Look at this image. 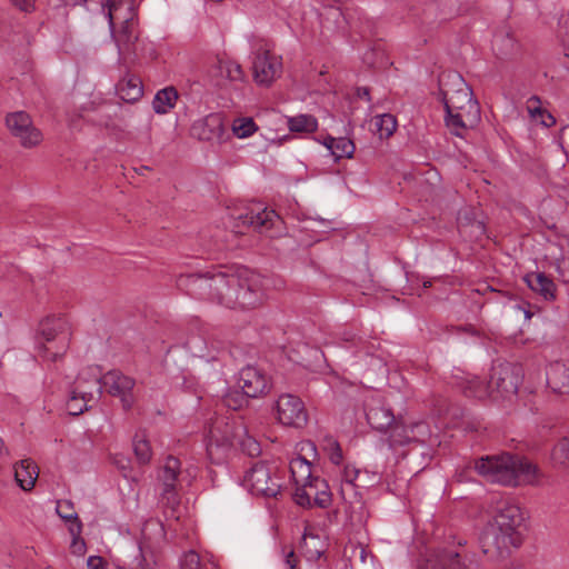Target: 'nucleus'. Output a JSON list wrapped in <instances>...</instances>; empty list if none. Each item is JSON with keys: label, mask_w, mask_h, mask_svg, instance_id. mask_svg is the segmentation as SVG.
<instances>
[{"label": "nucleus", "mask_w": 569, "mask_h": 569, "mask_svg": "<svg viewBox=\"0 0 569 569\" xmlns=\"http://www.w3.org/2000/svg\"><path fill=\"white\" fill-rule=\"evenodd\" d=\"M186 473L188 475L189 478H194L196 477V475L192 472L191 469H187Z\"/></svg>", "instance_id": "obj_61"}, {"label": "nucleus", "mask_w": 569, "mask_h": 569, "mask_svg": "<svg viewBox=\"0 0 569 569\" xmlns=\"http://www.w3.org/2000/svg\"><path fill=\"white\" fill-rule=\"evenodd\" d=\"M223 402L228 408L238 410L247 403V397L243 392L239 393L237 391H230L224 396Z\"/></svg>", "instance_id": "obj_45"}, {"label": "nucleus", "mask_w": 569, "mask_h": 569, "mask_svg": "<svg viewBox=\"0 0 569 569\" xmlns=\"http://www.w3.org/2000/svg\"><path fill=\"white\" fill-rule=\"evenodd\" d=\"M220 69L226 71L227 78L232 81L241 80L243 71L241 66L234 61H220Z\"/></svg>", "instance_id": "obj_44"}, {"label": "nucleus", "mask_w": 569, "mask_h": 569, "mask_svg": "<svg viewBox=\"0 0 569 569\" xmlns=\"http://www.w3.org/2000/svg\"><path fill=\"white\" fill-rule=\"evenodd\" d=\"M547 385L556 393H569V368L561 362L550 363L547 369Z\"/></svg>", "instance_id": "obj_20"}, {"label": "nucleus", "mask_w": 569, "mask_h": 569, "mask_svg": "<svg viewBox=\"0 0 569 569\" xmlns=\"http://www.w3.org/2000/svg\"><path fill=\"white\" fill-rule=\"evenodd\" d=\"M459 387L467 397L477 398V399H486V398L491 399L489 381L487 383H485L478 377L461 378V382H459Z\"/></svg>", "instance_id": "obj_28"}, {"label": "nucleus", "mask_w": 569, "mask_h": 569, "mask_svg": "<svg viewBox=\"0 0 569 569\" xmlns=\"http://www.w3.org/2000/svg\"><path fill=\"white\" fill-rule=\"evenodd\" d=\"M330 501H331V497L328 492L326 491H316L315 492V502L321 507V508H326L330 505Z\"/></svg>", "instance_id": "obj_51"}, {"label": "nucleus", "mask_w": 569, "mask_h": 569, "mask_svg": "<svg viewBox=\"0 0 569 569\" xmlns=\"http://www.w3.org/2000/svg\"><path fill=\"white\" fill-rule=\"evenodd\" d=\"M335 141H336V138L328 136L322 141V144L331 152Z\"/></svg>", "instance_id": "obj_55"}, {"label": "nucleus", "mask_w": 569, "mask_h": 569, "mask_svg": "<svg viewBox=\"0 0 569 569\" xmlns=\"http://www.w3.org/2000/svg\"><path fill=\"white\" fill-rule=\"evenodd\" d=\"M238 386L247 398H258L266 395L270 388V380L266 373L254 366L242 368L238 377Z\"/></svg>", "instance_id": "obj_16"}, {"label": "nucleus", "mask_w": 569, "mask_h": 569, "mask_svg": "<svg viewBox=\"0 0 569 569\" xmlns=\"http://www.w3.org/2000/svg\"><path fill=\"white\" fill-rule=\"evenodd\" d=\"M240 448L246 455L257 457L261 452L259 442L248 433L242 423L218 419L209 430L207 452L210 460L221 463L231 448Z\"/></svg>", "instance_id": "obj_5"}, {"label": "nucleus", "mask_w": 569, "mask_h": 569, "mask_svg": "<svg viewBox=\"0 0 569 569\" xmlns=\"http://www.w3.org/2000/svg\"><path fill=\"white\" fill-rule=\"evenodd\" d=\"M281 59L268 49L259 50L253 59V78L257 83L268 86L281 73Z\"/></svg>", "instance_id": "obj_15"}, {"label": "nucleus", "mask_w": 569, "mask_h": 569, "mask_svg": "<svg viewBox=\"0 0 569 569\" xmlns=\"http://www.w3.org/2000/svg\"><path fill=\"white\" fill-rule=\"evenodd\" d=\"M136 385L133 378L123 375L119 370H110L102 376H93V386L98 396H101L103 390L112 397H118L126 410H129L133 405L132 390Z\"/></svg>", "instance_id": "obj_9"}, {"label": "nucleus", "mask_w": 569, "mask_h": 569, "mask_svg": "<svg viewBox=\"0 0 569 569\" xmlns=\"http://www.w3.org/2000/svg\"><path fill=\"white\" fill-rule=\"evenodd\" d=\"M356 147L352 140L346 137L336 138L331 154L336 161L342 158H352Z\"/></svg>", "instance_id": "obj_35"}, {"label": "nucleus", "mask_w": 569, "mask_h": 569, "mask_svg": "<svg viewBox=\"0 0 569 569\" xmlns=\"http://www.w3.org/2000/svg\"><path fill=\"white\" fill-rule=\"evenodd\" d=\"M525 281L528 287L542 296L546 300H552L555 298L556 284L551 278L542 272H531L525 277Z\"/></svg>", "instance_id": "obj_23"}, {"label": "nucleus", "mask_w": 569, "mask_h": 569, "mask_svg": "<svg viewBox=\"0 0 569 569\" xmlns=\"http://www.w3.org/2000/svg\"><path fill=\"white\" fill-rule=\"evenodd\" d=\"M320 16L326 21H332L337 28H342L346 22L345 14L340 7L338 6H329L326 7L323 12Z\"/></svg>", "instance_id": "obj_43"}, {"label": "nucleus", "mask_w": 569, "mask_h": 569, "mask_svg": "<svg viewBox=\"0 0 569 569\" xmlns=\"http://www.w3.org/2000/svg\"><path fill=\"white\" fill-rule=\"evenodd\" d=\"M475 470L486 481L505 487L533 486L539 481L538 469L535 465L509 452L477 459Z\"/></svg>", "instance_id": "obj_3"}, {"label": "nucleus", "mask_w": 569, "mask_h": 569, "mask_svg": "<svg viewBox=\"0 0 569 569\" xmlns=\"http://www.w3.org/2000/svg\"><path fill=\"white\" fill-rule=\"evenodd\" d=\"M119 569H156V568L152 563L148 562L142 555H140L137 558V562L133 566H131L129 568L119 567Z\"/></svg>", "instance_id": "obj_53"}, {"label": "nucleus", "mask_w": 569, "mask_h": 569, "mask_svg": "<svg viewBox=\"0 0 569 569\" xmlns=\"http://www.w3.org/2000/svg\"><path fill=\"white\" fill-rule=\"evenodd\" d=\"M133 452L140 465H148L152 458L150 442L143 433H136L132 441Z\"/></svg>", "instance_id": "obj_32"}, {"label": "nucleus", "mask_w": 569, "mask_h": 569, "mask_svg": "<svg viewBox=\"0 0 569 569\" xmlns=\"http://www.w3.org/2000/svg\"><path fill=\"white\" fill-rule=\"evenodd\" d=\"M114 463L118 466L119 469L124 470V469H127L129 461L124 458H121V459H116Z\"/></svg>", "instance_id": "obj_57"}, {"label": "nucleus", "mask_w": 569, "mask_h": 569, "mask_svg": "<svg viewBox=\"0 0 569 569\" xmlns=\"http://www.w3.org/2000/svg\"><path fill=\"white\" fill-rule=\"evenodd\" d=\"M368 423L378 431H386L395 422V415L383 405L370 406L366 410Z\"/></svg>", "instance_id": "obj_21"}, {"label": "nucleus", "mask_w": 569, "mask_h": 569, "mask_svg": "<svg viewBox=\"0 0 569 569\" xmlns=\"http://www.w3.org/2000/svg\"><path fill=\"white\" fill-rule=\"evenodd\" d=\"M238 219L243 226L252 227L260 233H266L270 238L277 237L278 232H272L273 228H280L282 224L281 218L273 210L261 208L260 204L253 206L244 214H240Z\"/></svg>", "instance_id": "obj_13"}, {"label": "nucleus", "mask_w": 569, "mask_h": 569, "mask_svg": "<svg viewBox=\"0 0 569 569\" xmlns=\"http://www.w3.org/2000/svg\"><path fill=\"white\" fill-rule=\"evenodd\" d=\"M373 124L380 138H389L397 128V120L390 113L375 117Z\"/></svg>", "instance_id": "obj_33"}, {"label": "nucleus", "mask_w": 569, "mask_h": 569, "mask_svg": "<svg viewBox=\"0 0 569 569\" xmlns=\"http://www.w3.org/2000/svg\"><path fill=\"white\" fill-rule=\"evenodd\" d=\"M51 348H52V350H56V348H57V341H56V342H53V343H51Z\"/></svg>", "instance_id": "obj_63"}, {"label": "nucleus", "mask_w": 569, "mask_h": 569, "mask_svg": "<svg viewBox=\"0 0 569 569\" xmlns=\"http://www.w3.org/2000/svg\"><path fill=\"white\" fill-rule=\"evenodd\" d=\"M390 428V435L388 437V445L390 449H395L398 446L408 445L412 438L409 436V430L407 427L396 423H392Z\"/></svg>", "instance_id": "obj_34"}, {"label": "nucleus", "mask_w": 569, "mask_h": 569, "mask_svg": "<svg viewBox=\"0 0 569 569\" xmlns=\"http://www.w3.org/2000/svg\"><path fill=\"white\" fill-rule=\"evenodd\" d=\"M38 467L31 459H22L14 467V478L21 489L28 491L34 487Z\"/></svg>", "instance_id": "obj_22"}, {"label": "nucleus", "mask_w": 569, "mask_h": 569, "mask_svg": "<svg viewBox=\"0 0 569 569\" xmlns=\"http://www.w3.org/2000/svg\"><path fill=\"white\" fill-rule=\"evenodd\" d=\"M287 126L291 132L311 133L318 129V121L311 114H298L288 117Z\"/></svg>", "instance_id": "obj_31"}, {"label": "nucleus", "mask_w": 569, "mask_h": 569, "mask_svg": "<svg viewBox=\"0 0 569 569\" xmlns=\"http://www.w3.org/2000/svg\"><path fill=\"white\" fill-rule=\"evenodd\" d=\"M179 98V93L174 87H166L159 90L152 101L156 113L166 114L174 108Z\"/></svg>", "instance_id": "obj_27"}, {"label": "nucleus", "mask_w": 569, "mask_h": 569, "mask_svg": "<svg viewBox=\"0 0 569 569\" xmlns=\"http://www.w3.org/2000/svg\"><path fill=\"white\" fill-rule=\"evenodd\" d=\"M186 348L193 356L207 361H213L224 350L223 340L209 337L202 333H192L186 341Z\"/></svg>", "instance_id": "obj_17"}, {"label": "nucleus", "mask_w": 569, "mask_h": 569, "mask_svg": "<svg viewBox=\"0 0 569 569\" xmlns=\"http://www.w3.org/2000/svg\"><path fill=\"white\" fill-rule=\"evenodd\" d=\"M147 170H150V168H149V167H147V166H142V167H140L139 169H137V172H138L139 174H142V173H143L144 171H147Z\"/></svg>", "instance_id": "obj_58"}, {"label": "nucleus", "mask_w": 569, "mask_h": 569, "mask_svg": "<svg viewBox=\"0 0 569 569\" xmlns=\"http://www.w3.org/2000/svg\"><path fill=\"white\" fill-rule=\"evenodd\" d=\"M160 505L167 518L179 519L180 496L179 489L186 478L182 476L180 460L169 456L159 470Z\"/></svg>", "instance_id": "obj_7"}, {"label": "nucleus", "mask_w": 569, "mask_h": 569, "mask_svg": "<svg viewBox=\"0 0 569 569\" xmlns=\"http://www.w3.org/2000/svg\"><path fill=\"white\" fill-rule=\"evenodd\" d=\"M56 510L58 516L64 520L68 526L76 522H81L78 513L74 511L73 503L70 500L58 501Z\"/></svg>", "instance_id": "obj_39"}, {"label": "nucleus", "mask_w": 569, "mask_h": 569, "mask_svg": "<svg viewBox=\"0 0 569 569\" xmlns=\"http://www.w3.org/2000/svg\"><path fill=\"white\" fill-rule=\"evenodd\" d=\"M430 286H431V281H425V282H423V287H425V288H429Z\"/></svg>", "instance_id": "obj_62"}, {"label": "nucleus", "mask_w": 569, "mask_h": 569, "mask_svg": "<svg viewBox=\"0 0 569 569\" xmlns=\"http://www.w3.org/2000/svg\"><path fill=\"white\" fill-rule=\"evenodd\" d=\"M551 459L556 465L569 466V436L561 438L553 447Z\"/></svg>", "instance_id": "obj_38"}, {"label": "nucleus", "mask_w": 569, "mask_h": 569, "mask_svg": "<svg viewBox=\"0 0 569 569\" xmlns=\"http://www.w3.org/2000/svg\"><path fill=\"white\" fill-rule=\"evenodd\" d=\"M522 379L521 366L506 361L493 362L489 379L491 400L497 402L512 400L518 393Z\"/></svg>", "instance_id": "obj_8"}, {"label": "nucleus", "mask_w": 569, "mask_h": 569, "mask_svg": "<svg viewBox=\"0 0 569 569\" xmlns=\"http://www.w3.org/2000/svg\"><path fill=\"white\" fill-rule=\"evenodd\" d=\"M89 371L90 370L79 375L76 387L71 391V393L80 398V400L86 403H89L100 397L93 386V376L96 375H90Z\"/></svg>", "instance_id": "obj_26"}, {"label": "nucleus", "mask_w": 569, "mask_h": 569, "mask_svg": "<svg viewBox=\"0 0 569 569\" xmlns=\"http://www.w3.org/2000/svg\"><path fill=\"white\" fill-rule=\"evenodd\" d=\"M88 569H106V561L102 557L90 556L87 560Z\"/></svg>", "instance_id": "obj_52"}, {"label": "nucleus", "mask_w": 569, "mask_h": 569, "mask_svg": "<svg viewBox=\"0 0 569 569\" xmlns=\"http://www.w3.org/2000/svg\"><path fill=\"white\" fill-rule=\"evenodd\" d=\"M283 562H284L286 569H299V567H298L299 559L293 550H289L288 552L284 553Z\"/></svg>", "instance_id": "obj_49"}, {"label": "nucleus", "mask_w": 569, "mask_h": 569, "mask_svg": "<svg viewBox=\"0 0 569 569\" xmlns=\"http://www.w3.org/2000/svg\"><path fill=\"white\" fill-rule=\"evenodd\" d=\"M0 457H9V450L6 447L3 439L0 437Z\"/></svg>", "instance_id": "obj_56"}, {"label": "nucleus", "mask_w": 569, "mask_h": 569, "mask_svg": "<svg viewBox=\"0 0 569 569\" xmlns=\"http://www.w3.org/2000/svg\"><path fill=\"white\" fill-rule=\"evenodd\" d=\"M178 286L192 297L230 309H253L263 299L262 278L244 267L181 276Z\"/></svg>", "instance_id": "obj_1"}, {"label": "nucleus", "mask_w": 569, "mask_h": 569, "mask_svg": "<svg viewBox=\"0 0 569 569\" xmlns=\"http://www.w3.org/2000/svg\"><path fill=\"white\" fill-rule=\"evenodd\" d=\"M471 563L467 552L442 550L430 555L420 569H471Z\"/></svg>", "instance_id": "obj_18"}, {"label": "nucleus", "mask_w": 569, "mask_h": 569, "mask_svg": "<svg viewBox=\"0 0 569 569\" xmlns=\"http://www.w3.org/2000/svg\"><path fill=\"white\" fill-rule=\"evenodd\" d=\"M447 78H451L456 88L448 89L445 77H440V94L447 113L445 121L453 134L461 137L463 130L473 128L480 121V107L460 74H448Z\"/></svg>", "instance_id": "obj_4"}, {"label": "nucleus", "mask_w": 569, "mask_h": 569, "mask_svg": "<svg viewBox=\"0 0 569 569\" xmlns=\"http://www.w3.org/2000/svg\"><path fill=\"white\" fill-rule=\"evenodd\" d=\"M277 419L288 427L302 428L307 425L308 412L303 401L291 393L279 396L276 402Z\"/></svg>", "instance_id": "obj_10"}, {"label": "nucleus", "mask_w": 569, "mask_h": 569, "mask_svg": "<svg viewBox=\"0 0 569 569\" xmlns=\"http://www.w3.org/2000/svg\"><path fill=\"white\" fill-rule=\"evenodd\" d=\"M368 472H362L360 469L353 466H346L342 471V485L340 489V493L345 501L351 502V500L347 497L346 490L350 489L353 491L355 488L366 487L368 485L367 481L362 479L363 476H367Z\"/></svg>", "instance_id": "obj_25"}, {"label": "nucleus", "mask_w": 569, "mask_h": 569, "mask_svg": "<svg viewBox=\"0 0 569 569\" xmlns=\"http://www.w3.org/2000/svg\"><path fill=\"white\" fill-rule=\"evenodd\" d=\"M311 491L312 489H310L309 487L297 486L295 492L296 502L302 507H310L312 496Z\"/></svg>", "instance_id": "obj_47"}, {"label": "nucleus", "mask_w": 569, "mask_h": 569, "mask_svg": "<svg viewBox=\"0 0 569 569\" xmlns=\"http://www.w3.org/2000/svg\"><path fill=\"white\" fill-rule=\"evenodd\" d=\"M117 2L119 7L118 12L122 9L123 6H126L127 10L129 11V14L124 17L121 30L117 36H114L119 54L122 59L127 60L137 53L136 42L138 40V34L133 30L132 0H117Z\"/></svg>", "instance_id": "obj_14"}, {"label": "nucleus", "mask_w": 569, "mask_h": 569, "mask_svg": "<svg viewBox=\"0 0 569 569\" xmlns=\"http://www.w3.org/2000/svg\"><path fill=\"white\" fill-rule=\"evenodd\" d=\"M258 130V126L252 118H238L232 123V132L240 139L252 136Z\"/></svg>", "instance_id": "obj_37"}, {"label": "nucleus", "mask_w": 569, "mask_h": 569, "mask_svg": "<svg viewBox=\"0 0 569 569\" xmlns=\"http://www.w3.org/2000/svg\"><path fill=\"white\" fill-rule=\"evenodd\" d=\"M525 520L518 503L510 498L497 501L496 515L489 532L483 538V552L491 558H505L522 543L520 528Z\"/></svg>", "instance_id": "obj_2"}, {"label": "nucleus", "mask_w": 569, "mask_h": 569, "mask_svg": "<svg viewBox=\"0 0 569 569\" xmlns=\"http://www.w3.org/2000/svg\"><path fill=\"white\" fill-rule=\"evenodd\" d=\"M88 0H64V3L68 6H79L86 4ZM107 8L106 17L108 18L110 30L113 31L114 28V17L118 14V2L117 0H106L103 8Z\"/></svg>", "instance_id": "obj_41"}, {"label": "nucleus", "mask_w": 569, "mask_h": 569, "mask_svg": "<svg viewBox=\"0 0 569 569\" xmlns=\"http://www.w3.org/2000/svg\"><path fill=\"white\" fill-rule=\"evenodd\" d=\"M68 530L72 537L70 545L71 552L76 556H83L86 553L87 547L84 539L81 537L82 523L76 522L73 525H69Z\"/></svg>", "instance_id": "obj_36"}, {"label": "nucleus", "mask_w": 569, "mask_h": 569, "mask_svg": "<svg viewBox=\"0 0 569 569\" xmlns=\"http://www.w3.org/2000/svg\"><path fill=\"white\" fill-rule=\"evenodd\" d=\"M290 472L296 486L313 489L311 463L299 456L290 461Z\"/></svg>", "instance_id": "obj_24"}, {"label": "nucleus", "mask_w": 569, "mask_h": 569, "mask_svg": "<svg viewBox=\"0 0 569 569\" xmlns=\"http://www.w3.org/2000/svg\"><path fill=\"white\" fill-rule=\"evenodd\" d=\"M40 335L43 339L38 347V355L43 360L57 361L69 349L71 331L69 322L62 317H48L40 322Z\"/></svg>", "instance_id": "obj_6"}, {"label": "nucleus", "mask_w": 569, "mask_h": 569, "mask_svg": "<svg viewBox=\"0 0 569 569\" xmlns=\"http://www.w3.org/2000/svg\"><path fill=\"white\" fill-rule=\"evenodd\" d=\"M413 429H418V430H420V429H426V425H425V423H417V425H415V427L411 429V432H413Z\"/></svg>", "instance_id": "obj_59"}, {"label": "nucleus", "mask_w": 569, "mask_h": 569, "mask_svg": "<svg viewBox=\"0 0 569 569\" xmlns=\"http://www.w3.org/2000/svg\"><path fill=\"white\" fill-rule=\"evenodd\" d=\"M316 543H320V538L318 536L309 532L303 533L302 548L309 559H318L323 552V550L318 548Z\"/></svg>", "instance_id": "obj_40"}, {"label": "nucleus", "mask_w": 569, "mask_h": 569, "mask_svg": "<svg viewBox=\"0 0 569 569\" xmlns=\"http://www.w3.org/2000/svg\"><path fill=\"white\" fill-rule=\"evenodd\" d=\"M121 99L128 102L139 100L143 94L142 83L139 78L130 77L118 84Z\"/></svg>", "instance_id": "obj_30"}, {"label": "nucleus", "mask_w": 569, "mask_h": 569, "mask_svg": "<svg viewBox=\"0 0 569 569\" xmlns=\"http://www.w3.org/2000/svg\"><path fill=\"white\" fill-rule=\"evenodd\" d=\"M356 94L360 99H365L368 102L371 101L370 90H369L368 87H359V88H357Z\"/></svg>", "instance_id": "obj_54"}, {"label": "nucleus", "mask_w": 569, "mask_h": 569, "mask_svg": "<svg viewBox=\"0 0 569 569\" xmlns=\"http://www.w3.org/2000/svg\"><path fill=\"white\" fill-rule=\"evenodd\" d=\"M181 569H218L212 556H200L193 550L186 552L180 561Z\"/></svg>", "instance_id": "obj_29"}, {"label": "nucleus", "mask_w": 569, "mask_h": 569, "mask_svg": "<svg viewBox=\"0 0 569 569\" xmlns=\"http://www.w3.org/2000/svg\"><path fill=\"white\" fill-rule=\"evenodd\" d=\"M244 483L256 496L274 498L280 492V485L271 478V470L264 462H257L250 468Z\"/></svg>", "instance_id": "obj_11"}, {"label": "nucleus", "mask_w": 569, "mask_h": 569, "mask_svg": "<svg viewBox=\"0 0 569 569\" xmlns=\"http://www.w3.org/2000/svg\"><path fill=\"white\" fill-rule=\"evenodd\" d=\"M327 449L330 450L329 459L335 465H340L342 462L343 456L342 450L339 442L333 438L327 439Z\"/></svg>", "instance_id": "obj_46"}, {"label": "nucleus", "mask_w": 569, "mask_h": 569, "mask_svg": "<svg viewBox=\"0 0 569 569\" xmlns=\"http://www.w3.org/2000/svg\"><path fill=\"white\" fill-rule=\"evenodd\" d=\"M6 123L11 134L19 139L24 148H32L42 140V133L32 124L30 116L24 111L9 113Z\"/></svg>", "instance_id": "obj_12"}, {"label": "nucleus", "mask_w": 569, "mask_h": 569, "mask_svg": "<svg viewBox=\"0 0 569 569\" xmlns=\"http://www.w3.org/2000/svg\"><path fill=\"white\" fill-rule=\"evenodd\" d=\"M539 102H540V100L537 97H532L529 100L528 110H529L530 114L533 118L539 116L540 117V122L545 127L553 126L556 123L555 117L551 113H549L548 111L541 109L539 106H535L536 103H539Z\"/></svg>", "instance_id": "obj_42"}, {"label": "nucleus", "mask_w": 569, "mask_h": 569, "mask_svg": "<svg viewBox=\"0 0 569 569\" xmlns=\"http://www.w3.org/2000/svg\"><path fill=\"white\" fill-rule=\"evenodd\" d=\"M318 482L323 483V480H319L318 478L312 479L313 488H318Z\"/></svg>", "instance_id": "obj_60"}, {"label": "nucleus", "mask_w": 569, "mask_h": 569, "mask_svg": "<svg viewBox=\"0 0 569 569\" xmlns=\"http://www.w3.org/2000/svg\"><path fill=\"white\" fill-rule=\"evenodd\" d=\"M80 398L74 396L73 393L70 395V398L67 402V408L70 415L78 416L81 415L84 410L89 408V403L83 402L82 405L79 403Z\"/></svg>", "instance_id": "obj_48"}, {"label": "nucleus", "mask_w": 569, "mask_h": 569, "mask_svg": "<svg viewBox=\"0 0 569 569\" xmlns=\"http://www.w3.org/2000/svg\"><path fill=\"white\" fill-rule=\"evenodd\" d=\"M192 136L202 141H220L224 133L221 113H210L191 126Z\"/></svg>", "instance_id": "obj_19"}, {"label": "nucleus", "mask_w": 569, "mask_h": 569, "mask_svg": "<svg viewBox=\"0 0 569 569\" xmlns=\"http://www.w3.org/2000/svg\"><path fill=\"white\" fill-rule=\"evenodd\" d=\"M10 2L23 12H32L34 10V0H10Z\"/></svg>", "instance_id": "obj_50"}]
</instances>
